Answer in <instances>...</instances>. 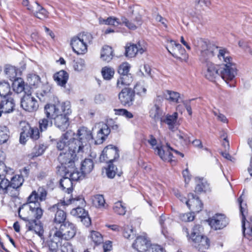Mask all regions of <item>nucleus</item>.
<instances>
[{"label": "nucleus", "instance_id": "1", "mask_svg": "<svg viewBox=\"0 0 252 252\" xmlns=\"http://www.w3.org/2000/svg\"><path fill=\"white\" fill-rule=\"evenodd\" d=\"M44 113L47 118L53 119L55 125L64 131L68 126V115L71 114L70 102H59L56 104H47L44 106Z\"/></svg>", "mask_w": 252, "mask_h": 252}, {"label": "nucleus", "instance_id": "2", "mask_svg": "<svg viewBox=\"0 0 252 252\" xmlns=\"http://www.w3.org/2000/svg\"><path fill=\"white\" fill-rule=\"evenodd\" d=\"M193 43L195 46L199 48L201 56L204 59L211 58L218 53L217 57L220 61L224 62L225 63L232 62V59L226 49L219 47L210 43L207 39L197 38L194 40Z\"/></svg>", "mask_w": 252, "mask_h": 252}, {"label": "nucleus", "instance_id": "3", "mask_svg": "<svg viewBox=\"0 0 252 252\" xmlns=\"http://www.w3.org/2000/svg\"><path fill=\"white\" fill-rule=\"evenodd\" d=\"M76 233V228L75 225L68 221L61 224L59 228L54 226L50 230L51 236H53L55 238L58 237L66 240L73 238Z\"/></svg>", "mask_w": 252, "mask_h": 252}, {"label": "nucleus", "instance_id": "4", "mask_svg": "<svg viewBox=\"0 0 252 252\" xmlns=\"http://www.w3.org/2000/svg\"><path fill=\"white\" fill-rule=\"evenodd\" d=\"M92 38V35L88 32H83L73 37L70 42L73 51L78 55L86 53L88 44L90 43Z\"/></svg>", "mask_w": 252, "mask_h": 252}, {"label": "nucleus", "instance_id": "5", "mask_svg": "<svg viewBox=\"0 0 252 252\" xmlns=\"http://www.w3.org/2000/svg\"><path fill=\"white\" fill-rule=\"evenodd\" d=\"M63 205L74 204L77 206V207L73 208L71 211L70 214L72 215L81 219L88 215V213L81 207L84 206L85 204V200L81 196L69 198L66 202L63 201Z\"/></svg>", "mask_w": 252, "mask_h": 252}, {"label": "nucleus", "instance_id": "6", "mask_svg": "<svg viewBox=\"0 0 252 252\" xmlns=\"http://www.w3.org/2000/svg\"><path fill=\"white\" fill-rule=\"evenodd\" d=\"M79 157L80 156H78V155L68 150L66 152H61L58 159L64 169H66L76 166Z\"/></svg>", "mask_w": 252, "mask_h": 252}, {"label": "nucleus", "instance_id": "7", "mask_svg": "<svg viewBox=\"0 0 252 252\" xmlns=\"http://www.w3.org/2000/svg\"><path fill=\"white\" fill-rule=\"evenodd\" d=\"M236 74V67L232 62L220 65V76L227 84L233 80Z\"/></svg>", "mask_w": 252, "mask_h": 252}, {"label": "nucleus", "instance_id": "8", "mask_svg": "<svg viewBox=\"0 0 252 252\" xmlns=\"http://www.w3.org/2000/svg\"><path fill=\"white\" fill-rule=\"evenodd\" d=\"M129 9L131 15L134 16L133 19L135 23L129 21L125 17H122L121 24H124L129 30H135L142 24L141 17L139 13L140 8L136 6L130 7Z\"/></svg>", "mask_w": 252, "mask_h": 252}, {"label": "nucleus", "instance_id": "9", "mask_svg": "<svg viewBox=\"0 0 252 252\" xmlns=\"http://www.w3.org/2000/svg\"><path fill=\"white\" fill-rule=\"evenodd\" d=\"M168 51L174 57L182 61H186L188 56L185 49L181 45L176 43L174 40H170L166 46Z\"/></svg>", "mask_w": 252, "mask_h": 252}, {"label": "nucleus", "instance_id": "10", "mask_svg": "<svg viewBox=\"0 0 252 252\" xmlns=\"http://www.w3.org/2000/svg\"><path fill=\"white\" fill-rule=\"evenodd\" d=\"M119 157L118 150L117 147L111 145L104 148L99 157L101 162L111 163Z\"/></svg>", "mask_w": 252, "mask_h": 252}, {"label": "nucleus", "instance_id": "11", "mask_svg": "<svg viewBox=\"0 0 252 252\" xmlns=\"http://www.w3.org/2000/svg\"><path fill=\"white\" fill-rule=\"evenodd\" d=\"M21 106L25 111L30 112L36 111L38 108L36 99L32 95L31 93H25L21 99Z\"/></svg>", "mask_w": 252, "mask_h": 252}, {"label": "nucleus", "instance_id": "12", "mask_svg": "<svg viewBox=\"0 0 252 252\" xmlns=\"http://www.w3.org/2000/svg\"><path fill=\"white\" fill-rule=\"evenodd\" d=\"M147 50V47L144 43L138 42L136 44H128L126 47L125 55L129 58L134 57L136 55H142Z\"/></svg>", "mask_w": 252, "mask_h": 252}, {"label": "nucleus", "instance_id": "13", "mask_svg": "<svg viewBox=\"0 0 252 252\" xmlns=\"http://www.w3.org/2000/svg\"><path fill=\"white\" fill-rule=\"evenodd\" d=\"M238 202L240 205V213L242 216V223L243 234L245 236H246V235H248L252 237V220H251L250 222V226L249 228H248L247 229L245 228V222L246 219V216L248 212L246 207V204L243 203V199L242 196H241L238 199Z\"/></svg>", "mask_w": 252, "mask_h": 252}, {"label": "nucleus", "instance_id": "14", "mask_svg": "<svg viewBox=\"0 0 252 252\" xmlns=\"http://www.w3.org/2000/svg\"><path fill=\"white\" fill-rule=\"evenodd\" d=\"M203 228L199 224H195L189 230L187 228H183V232L185 233L188 240H191L193 242L197 241L201 237H204L202 234Z\"/></svg>", "mask_w": 252, "mask_h": 252}, {"label": "nucleus", "instance_id": "15", "mask_svg": "<svg viewBox=\"0 0 252 252\" xmlns=\"http://www.w3.org/2000/svg\"><path fill=\"white\" fill-rule=\"evenodd\" d=\"M211 227L215 230L221 229L228 224V219L222 214H216L209 220Z\"/></svg>", "mask_w": 252, "mask_h": 252}, {"label": "nucleus", "instance_id": "16", "mask_svg": "<svg viewBox=\"0 0 252 252\" xmlns=\"http://www.w3.org/2000/svg\"><path fill=\"white\" fill-rule=\"evenodd\" d=\"M64 204L63 201L61 203L53 205L49 209L51 212L55 213L54 222L56 223L62 224L66 221V213L60 208L61 206L64 205Z\"/></svg>", "mask_w": 252, "mask_h": 252}, {"label": "nucleus", "instance_id": "17", "mask_svg": "<svg viewBox=\"0 0 252 252\" xmlns=\"http://www.w3.org/2000/svg\"><path fill=\"white\" fill-rule=\"evenodd\" d=\"M134 98V92L129 88L123 89L119 94V98L123 105H130Z\"/></svg>", "mask_w": 252, "mask_h": 252}, {"label": "nucleus", "instance_id": "18", "mask_svg": "<svg viewBox=\"0 0 252 252\" xmlns=\"http://www.w3.org/2000/svg\"><path fill=\"white\" fill-rule=\"evenodd\" d=\"M204 75L207 79L211 81H215L217 77L220 76V65L207 62Z\"/></svg>", "mask_w": 252, "mask_h": 252}, {"label": "nucleus", "instance_id": "19", "mask_svg": "<svg viewBox=\"0 0 252 252\" xmlns=\"http://www.w3.org/2000/svg\"><path fill=\"white\" fill-rule=\"evenodd\" d=\"M15 102L11 97H4L0 101V117L2 113L7 114L13 111Z\"/></svg>", "mask_w": 252, "mask_h": 252}, {"label": "nucleus", "instance_id": "20", "mask_svg": "<svg viewBox=\"0 0 252 252\" xmlns=\"http://www.w3.org/2000/svg\"><path fill=\"white\" fill-rule=\"evenodd\" d=\"M72 136V139L70 140L68 146V150L71 151L78 156L82 157V154L84 152L86 145L84 144L81 141L76 139Z\"/></svg>", "mask_w": 252, "mask_h": 252}, {"label": "nucleus", "instance_id": "21", "mask_svg": "<svg viewBox=\"0 0 252 252\" xmlns=\"http://www.w3.org/2000/svg\"><path fill=\"white\" fill-rule=\"evenodd\" d=\"M23 219L26 222V226L29 231H33L40 236L42 235L44 230L40 220L26 218Z\"/></svg>", "mask_w": 252, "mask_h": 252}, {"label": "nucleus", "instance_id": "22", "mask_svg": "<svg viewBox=\"0 0 252 252\" xmlns=\"http://www.w3.org/2000/svg\"><path fill=\"white\" fill-rule=\"evenodd\" d=\"M74 133L71 131H67L63 134L61 139L57 143V148L62 152L68 151V146L70 140L72 139Z\"/></svg>", "mask_w": 252, "mask_h": 252}, {"label": "nucleus", "instance_id": "23", "mask_svg": "<svg viewBox=\"0 0 252 252\" xmlns=\"http://www.w3.org/2000/svg\"><path fill=\"white\" fill-rule=\"evenodd\" d=\"M155 153L158 155L159 157L163 160L169 161L172 157V154L170 150H172L173 148L168 145L166 146H159L155 147L154 148Z\"/></svg>", "mask_w": 252, "mask_h": 252}, {"label": "nucleus", "instance_id": "24", "mask_svg": "<svg viewBox=\"0 0 252 252\" xmlns=\"http://www.w3.org/2000/svg\"><path fill=\"white\" fill-rule=\"evenodd\" d=\"M150 246L149 242L145 236H138L132 244V247L139 252H146Z\"/></svg>", "mask_w": 252, "mask_h": 252}, {"label": "nucleus", "instance_id": "25", "mask_svg": "<svg viewBox=\"0 0 252 252\" xmlns=\"http://www.w3.org/2000/svg\"><path fill=\"white\" fill-rule=\"evenodd\" d=\"M178 113L174 112L172 115H167L165 118L162 119L161 122L166 124L170 130L175 131L179 125L178 122Z\"/></svg>", "mask_w": 252, "mask_h": 252}, {"label": "nucleus", "instance_id": "26", "mask_svg": "<svg viewBox=\"0 0 252 252\" xmlns=\"http://www.w3.org/2000/svg\"><path fill=\"white\" fill-rule=\"evenodd\" d=\"M110 132V129L106 124L102 125L101 127L97 132L95 136V144H101L106 139Z\"/></svg>", "mask_w": 252, "mask_h": 252}, {"label": "nucleus", "instance_id": "27", "mask_svg": "<svg viewBox=\"0 0 252 252\" xmlns=\"http://www.w3.org/2000/svg\"><path fill=\"white\" fill-rule=\"evenodd\" d=\"M75 137L76 139L81 141L86 146L88 142L93 139V135L91 131L86 127H82L79 129Z\"/></svg>", "mask_w": 252, "mask_h": 252}, {"label": "nucleus", "instance_id": "28", "mask_svg": "<svg viewBox=\"0 0 252 252\" xmlns=\"http://www.w3.org/2000/svg\"><path fill=\"white\" fill-rule=\"evenodd\" d=\"M193 242L196 249L200 252H206L210 247L209 240L206 236L201 237L197 241Z\"/></svg>", "mask_w": 252, "mask_h": 252}, {"label": "nucleus", "instance_id": "29", "mask_svg": "<svg viewBox=\"0 0 252 252\" xmlns=\"http://www.w3.org/2000/svg\"><path fill=\"white\" fill-rule=\"evenodd\" d=\"M75 166H73L72 168L66 169L64 171V176H66L72 181H78L84 177V174L82 172H79L76 168H75Z\"/></svg>", "mask_w": 252, "mask_h": 252}, {"label": "nucleus", "instance_id": "30", "mask_svg": "<svg viewBox=\"0 0 252 252\" xmlns=\"http://www.w3.org/2000/svg\"><path fill=\"white\" fill-rule=\"evenodd\" d=\"M54 78L58 85L64 87L68 79V74L64 70H61L54 74Z\"/></svg>", "mask_w": 252, "mask_h": 252}, {"label": "nucleus", "instance_id": "31", "mask_svg": "<svg viewBox=\"0 0 252 252\" xmlns=\"http://www.w3.org/2000/svg\"><path fill=\"white\" fill-rule=\"evenodd\" d=\"M159 224L161 227V232L166 236L168 233V229L172 225L173 220L169 217L166 218L165 216L161 215L159 220Z\"/></svg>", "mask_w": 252, "mask_h": 252}, {"label": "nucleus", "instance_id": "32", "mask_svg": "<svg viewBox=\"0 0 252 252\" xmlns=\"http://www.w3.org/2000/svg\"><path fill=\"white\" fill-rule=\"evenodd\" d=\"M133 81L131 74L120 75L117 82V87L121 88L125 86H129Z\"/></svg>", "mask_w": 252, "mask_h": 252}, {"label": "nucleus", "instance_id": "33", "mask_svg": "<svg viewBox=\"0 0 252 252\" xmlns=\"http://www.w3.org/2000/svg\"><path fill=\"white\" fill-rule=\"evenodd\" d=\"M188 197H189L190 206L192 207V210L197 212L201 211L203 204L198 197L192 193H189Z\"/></svg>", "mask_w": 252, "mask_h": 252}, {"label": "nucleus", "instance_id": "34", "mask_svg": "<svg viewBox=\"0 0 252 252\" xmlns=\"http://www.w3.org/2000/svg\"><path fill=\"white\" fill-rule=\"evenodd\" d=\"M150 116L156 122L162 120V111L159 106L155 104L150 111Z\"/></svg>", "mask_w": 252, "mask_h": 252}, {"label": "nucleus", "instance_id": "35", "mask_svg": "<svg viewBox=\"0 0 252 252\" xmlns=\"http://www.w3.org/2000/svg\"><path fill=\"white\" fill-rule=\"evenodd\" d=\"M113 56V51L111 47L108 45L103 47L100 55L102 60L108 62L112 59Z\"/></svg>", "mask_w": 252, "mask_h": 252}, {"label": "nucleus", "instance_id": "36", "mask_svg": "<svg viewBox=\"0 0 252 252\" xmlns=\"http://www.w3.org/2000/svg\"><path fill=\"white\" fill-rule=\"evenodd\" d=\"M60 186L63 190L69 194L72 190V181L66 176L60 180Z\"/></svg>", "mask_w": 252, "mask_h": 252}, {"label": "nucleus", "instance_id": "37", "mask_svg": "<svg viewBox=\"0 0 252 252\" xmlns=\"http://www.w3.org/2000/svg\"><path fill=\"white\" fill-rule=\"evenodd\" d=\"M93 205L97 208H106L105 201L102 195L97 194L94 195L93 198Z\"/></svg>", "mask_w": 252, "mask_h": 252}, {"label": "nucleus", "instance_id": "38", "mask_svg": "<svg viewBox=\"0 0 252 252\" xmlns=\"http://www.w3.org/2000/svg\"><path fill=\"white\" fill-rule=\"evenodd\" d=\"M98 21L99 23L102 25L117 26L121 24V22L119 19L114 17H109L106 19L100 17L98 19Z\"/></svg>", "mask_w": 252, "mask_h": 252}, {"label": "nucleus", "instance_id": "39", "mask_svg": "<svg viewBox=\"0 0 252 252\" xmlns=\"http://www.w3.org/2000/svg\"><path fill=\"white\" fill-rule=\"evenodd\" d=\"M94 168V163L91 159H85L81 163V170L84 175L90 173Z\"/></svg>", "mask_w": 252, "mask_h": 252}, {"label": "nucleus", "instance_id": "40", "mask_svg": "<svg viewBox=\"0 0 252 252\" xmlns=\"http://www.w3.org/2000/svg\"><path fill=\"white\" fill-rule=\"evenodd\" d=\"M50 235L51 234H50ZM51 238L48 241L47 244L50 251L56 252L59 248V246L61 245V238L57 237V238L54 237L53 236H50Z\"/></svg>", "mask_w": 252, "mask_h": 252}, {"label": "nucleus", "instance_id": "41", "mask_svg": "<svg viewBox=\"0 0 252 252\" xmlns=\"http://www.w3.org/2000/svg\"><path fill=\"white\" fill-rule=\"evenodd\" d=\"M30 130V126L28 124H26L22 128V131L20 133V142L24 144L30 137L29 130Z\"/></svg>", "mask_w": 252, "mask_h": 252}, {"label": "nucleus", "instance_id": "42", "mask_svg": "<svg viewBox=\"0 0 252 252\" xmlns=\"http://www.w3.org/2000/svg\"><path fill=\"white\" fill-rule=\"evenodd\" d=\"M5 72L10 80L14 81L17 79V69L15 66H7L5 68Z\"/></svg>", "mask_w": 252, "mask_h": 252}, {"label": "nucleus", "instance_id": "43", "mask_svg": "<svg viewBox=\"0 0 252 252\" xmlns=\"http://www.w3.org/2000/svg\"><path fill=\"white\" fill-rule=\"evenodd\" d=\"M166 99L171 102L179 103L180 99V94L176 92L167 90L165 94Z\"/></svg>", "mask_w": 252, "mask_h": 252}, {"label": "nucleus", "instance_id": "44", "mask_svg": "<svg viewBox=\"0 0 252 252\" xmlns=\"http://www.w3.org/2000/svg\"><path fill=\"white\" fill-rule=\"evenodd\" d=\"M51 87L48 84L43 85L41 90L36 93L37 97L41 100H44L42 99V97L48 96L51 92Z\"/></svg>", "mask_w": 252, "mask_h": 252}, {"label": "nucleus", "instance_id": "45", "mask_svg": "<svg viewBox=\"0 0 252 252\" xmlns=\"http://www.w3.org/2000/svg\"><path fill=\"white\" fill-rule=\"evenodd\" d=\"M10 92V87L9 83L5 81L0 82V96L7 97Z\"/></svg>", "mask_w": 252, "mask_h": 252}, {"label": "nucleus", "instance_id": "46", "mask_svg": "<svg viewBox=\"0 0 252 252\" xmlns=\"http://www.w3.org/2000/svg\"><path fill=\"white\" fill-rule=\"evenodd\" d=\"M13 89L16 93L19 94L22 92L24 89V82L20 78L13 81Z\"/></svg>", "mask_w": 252, "mask_h": 252}, {"label": "nucleus", "instance_id": "47", "mask_svg": "<svg viewBox=\"0 0 252 252\" xmlns=\"http://www.w3.org/2000/svg\"><path fill=\"white\" fill-rule=\"evenodd\" d=\"M24 181V180L22 176L19 175H15L11 179L10 186L19 189L22 185Z\"/></svg>", "mask_w": 252, "mask_h": 252}, {"label": "nucleus", "instance_id": "48", "mask_svg": "<svg viewBox=\"0 0 252 252\" xmlns=\"http://www.w3.org/2000/svg\"><path fill=\"white\" fill-rule=\"evenodd\" d=\"M9 133L6 126H0V144L6 142L9 137Z\"/></svg>", "mask_w": 252, "mask_h": 252}, {"label": "nucleus", "instance_id": "49", "mask_svg": "<svg viewBox=\"0 0 252 252\" xmlns=\"http://www.w3.org/2000/svg\"><path fill=\"white\" fill-rule=\"evenodd\" d=\"M113 210L119 215H124L126 212V207L121 201H118L114 204Z\"/></svg>", "mask_w": 252, "mask_h": 252}, {"label": "nucleus", "instance_id": "50", "mask_svg": "<svg viewBox=\"0 0 252 252\" xmlns=\"http://www.w3.org/2000/svg\"><path fill=\"white\" fill-rule=\"evenodd\" d=\"M29 85L36 88L40 83V78L39 76L35 74H31L28 77Z\"/></svg>", "mask_w": 252, "mask_h": 252}, {"label": "nucleus", "instance_id": "51", "mask_svg": "<svg viewBox=\"0 0 252 252\" xmlns=\"http://www.w3.org/2000/svg\"><path fill=\"white\" fill-rule=\"evenodd\" d=\"M90 237L95 245H99L103 242L102 235L99 232L92 231L91 233Z\"/></svg>", "mask_w": 252, "mask_h": 252}, {"label": "nucleus", "instance_id": "52", "mask_svg": "<svg viewBox=\"0 0 252 252\" xmlns=\"http://www.w3.org/2000/svg\"><path fill=\"white\" fill-rule=\"evenodd\" d=\"M102 75L105 80L111 79L114 75V70L109 67H104L101 70Z\"/></svg>", "mask_w": 252, "mask_h": 252}, {"label": "nucleus", "instance_id": "53", "mask_svg": "<svg viewBox=\"0 0 252 252\" xmlns=\"http://www.w3.org/2000/svg\"><path fill=\"white\" fill-rule=\"evenodd\" d=\"M1 181L0 182V194H3L7 192L8 188L10 186V182L7 178L1 179Z\"/></svg>", "mask_w": 252, "mask_h": 252}, {"label": "nucleus", "instance_id": "54", "mask_svg": "<svg viewBox=\"0 0 252 252\" xmlns=\"http://www.w3.org/2000/svg\"><path fill=\"white\" fill-rule=\"evenodd\" d=\"M124 236L127 239H132L135 237V233L131 227L126 226L124 227Z\"/></svg>", "mask_w": 252, "mask_h": 252}, {"label": "nucleus", "instance_id": "55", "mask_svg": "<svg viewBox=\"0 0 252 252\" xmlns=\"http://www.w3.org/2000/svg\"><path fill=\"white\" fill-rule=\"evenodd\" d=\"M49 118H43L39 121V127L41 131L46 130L49 126L52 125V122L48 120Z\"/></svg>", "mask_w": 252, "mask_h": 252}, {"label": "nucleus", "instance_id": "56", "mask_svg": "<svg viewBox=\"0 0 252 252\" xmlns=\"http://www.w3.org/2000/svg\"><path fill=\"white\" fill-rule=\"evenodd\" d=\"M28 9L35 16L39 10L42 11L43 13L45 12V9L37 2H35L31 7H28Z\"/></svg>", "mask_w": 252, "mask_h": 252}, {"label": "nucleus", "instance_id": "57", "mask_svg": "<svg viewBox=\"0 0 252 252\" xmlns=\"http://www.w3.org/2000/svg\"><path fill=\"white\" fill-rule=\"evenodd\" d=\"M177 138L181 143L187 144L189 141L188 135L181 130H179L176 134Z\"/></svg>", "mask_w": 252, "mask_h": 252}, {"label": "nucleus", "instance_id": "58", "mask_svg": "<svg viewBox=\"0 0 252 252\" xmlns=\"http://www.w3.org/2000/svg\"><path fill=\"white\" fill-rule=\"evenodd\" d=\"M130 65L127 63H124L121 64L118 68V73L120 75L129 74Z\"/></svg>", "mask_w": 252, "mask_h": 252}, {"label": "nucleus", "instance_id": "59", "mask_svg": "<svg viewBox=\"0 0 252 252\" xmlns=\"http://www.w3.org/2000/svg\"><path fill=\"white\" fill-rule=\"evenodd\" d=\"M117 168L112 163L109 164L108 167L106 168V174L108 178H113L116 175Z\"/></svg>", "mask_w": 252, "mask_h": 252}, {"label": "nucleus", "instance_id": "60", "mask_svg": "<svg viewBox=\"0 0 252 252\" xmlns=\"http://www.w3.org/2000/svg\"><path fill=\"white\" fill-rule=\"evenodd\" d=\"M38 194H36V191H33L31 195L29 196L28 198V201L29 203L30 204H34L35 206H37L39 205L38 201L39 199L38 198Z\"/></svg>", "mask_w": 252, "mask_h": 252}, {"label": "nucleus", "instance_id": "61", "mask_svg": "<svg viewBox=\"0 0 252 252\" xmlns=\"http://www.w3.org/2000/svg\"><path fill=\"white\" fill-rule=\"evenodd\" d=\"M115 112V114L118 115H122L124 116L127 118H132L133 117V115L131 113L128 111L126 109H114Z\"/></svg>", "mask_w": 252, "mask_h": 252}, {"label": "nucleus", "instance_id": "62", "mask_svg": "<svg viewBox=\"0 0 252 252\" xmlns=\"http://www.w3.org/2000/svg\"><path fill=\"white\" fill-rule=\"evenodd\" d=\"M29 131V135L31 138L34 140H36L39 138V132L37 127H32L30 126V130Z\"/></svg>", "mask_w": 252, "mask_h": 252}, {"label": "nucleus", "instance_id": "63", "mask_svg": "<svg viewBox=\"0 0 252 252\" xmlns=\"http://www.w3.org/2000/svg\"><path fill=\"white\" fill-rule=\"evenodd\" d=\"M180 218L183 221L189 222L194 220V215L193 213L182 214L180 215Z\"/></svg>", "mask_w": 252, "mask_h": 252}, {"label": "nucleus", "instance_id": "64", "mask_svg": "<svg viewBox=\"0 0 252 252\" xmlns=\"http://www.w3.org/2000/svg\"><path fill=\"white\" fill-rule=\"evenodd\" d=\"M85 64V61L82 59H79L74 63L73 68L77 71H81L84 69Z\"/></svg>", "mask_w": 252, "mask_h": 252}]
</instances>
